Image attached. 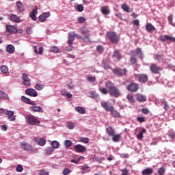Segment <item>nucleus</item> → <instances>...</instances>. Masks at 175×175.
Returning <instances> with one entry per match:
<instances>
[{"instance_id":"f257e3e1","label":"nucleus","mask_w":175,"mask_h":175,"mask_svg":"<svg viewBox=\"0 0 175 175\" xmlns=\"http://www.w3.org/2000/svg\"><path fill=\"white\" fill-rule=\"evenodd\" d=\"M19 147L23 151H27L28 152H36V150L32 148V146L29 144L28 142H22L19 145Z\"/></svg>"},{"instance_id":"f03ea898","label":"nucleus","mask_w":175,"mask_h":175,"mask_svg":"<svg viewBox=\"0 0 175 175\" xmlns=\"http://www.w3.org/2000/svg\"><path fill=\"white\" fill-rule=\"evenodd\" d=\"M27 122L29 125H32L33 126H36V125H39L40 124V120L38 119L33 115H28L26 117Z\"/></svg>"},{"instance_id":"7ed1b4c3","label":"nucleus","mask_w":175,"mask_h":175,"mask_svg":"<svg viewBox=\"0 0 175 175\" xmlns=\"http://www.w3.org/2000/svg\"><path fill=\"white\" fill-rule=\"evenodd\" d=\"M112 71L118 77H122V76H126L128 75V70L126 68H116L112 69Z\"/></svg>"},{"instance_id":"20e7f679","label":"nucleus","mask_w":175,"mask_h":175,"mask_svg":"<svg viewBox=\"0 0 175 175\" xmlns=\"http://www.w3.org/2000/svg\"><path fill=\"white\" fill-rule=\"evenodd\" d=\"M110 95L114 98H118V96H121V92H120V90H118L117 87L114 86V84L113 83H111L110 86Z\"/></svg>"},{"instance_id":"39448f33","label":"nucleus","mask_w":175,"mask_h":175,"mask_svg":"<svg viewBox=\"0 0 175 175\" xmlns=\"http://www.w3.org/2000/svg\"><path fill=\"white\" fill-rule=\"evenodd\" d=\"M110 42H111L114 44L118 43V42H120V36L117 35L114 32H111L110 33Z\"/></svg>"},{"instance_id":"423d86ee","label":"nucleus","mask_w":175,"mask_h":175,"mask_svg":"<svg viewBox=\"0 0 175 175\" xmlns=\"http://www.w3.org/2000/svg\"><path fill=\"white\" fill-rule=\"evenodd\" d=\"M127 90L131 92H137L139 90V85L136 83H131L128 85Z\"/></svg>"},{"instance_id":"0eeeda50","label":"nucleus","mask_w":175,"mask_h":175,"mask_svg":"<svg viewBox=\"0 0 175 175\" xmlns=\"http://www.w3.org/2000/svg\"><path fill=\"white\" fill-rule=\"evenodd\" d=\"M106 88L99 87V92L103 93L104 95H107L110 90V81H107L105 83Z\"/></svg>"},{"instance_id":"6e6552de","label":"nucleus","mask_w":175,"mask_h":175,"mask_svg":"<svg viewBox=\"0 0 175 175\" xmlns=\"http://www.w3.org/2000/svg\"><path fill=\"white\" fill-rule=\"evenodd\" d=\"M138 78L139 83H147L148 81V76L146 74L135 75Z\"/></svg>"},{"instance_id":"1a4fd4ad","label":"nucleus","mask_w":175,"mask_h":175,"mask_svg":"<svg viewBox=\"0 0 175 175\" xmlns=\"http://www.w3.org/2000/svg\"><path fill=\"white\" fill-rule=\"evenodd\" d=\"M150 69L151 72L154 73V75H158V73H159V71L161 70V68H159L155 64H151L150 66Z\"/></svg>"},{"instance_id":"9d476101","label":"nucleus","mask_w":175,"mask_h":175,"mask_svg":"<svg viewBox=\"0 0 175 175\" xmlns=\"http://www.w3.org/2000/svg\"><path fill=\"white\" fill-rule=\"evenodd\" d=\"M160 40H161V42H166V40H170V42H173L174 43H175V38L172 36H161Z\"/></svg>"},{"instance_id":"9b49d317","label":"nucleus","mask_w":175,"mask_h":175,"mask_svg":"<svg viewBox=\"0 0 175 175\" xmlns=\"http://www.w3.org/2000/svg\"><path fill=\"white\" fill-rule=\"evenodd\" d=\"M22 79L23 80L24 85H26L27 87H29V85H31V81L29 80L27 74L24 73L22 76Z\"/></svg>"},{"instance_id":"f8f14e48","label":"nucleus","mask_w":175,"mask_h":175,"mask_svg":"<svg viewBox=\"0 0 175 175\" xmlns=\"http://www.w3.org/2000/svg\"><path fill=\"white\" fill-rule=\"evenodd\" d=\"M25 94L29 96H33V98L38 96V92L35 89H27L25 90Z\"/></svg>"},{"instance_id":"ddd939ff","label":"nucleus","mask_w":175,"mask_h":175,"mask_svg":"<svg viewBox=\"0 0 175 175\" xmlns=\"http://www.w3.org/2000/svg\"><path fill=\"white\" fill-rule=\"evenodd\" d=\"M51 14L50 12H44L39 16V20L41 21V23H44L49 17H50Z\"/></svg>"},{"instance_id":"4468645a","label":"nucleus","mask_w":175,"mask_h":175,"mask_svg":"<svg viewBox=\"0 0 175 175\" xmlns=\"http://www.w3.org/2000/svg\"><path fill=\"white\" fill-rule=\"evenodd\" d=\"M74 148L76 150V152H84L87 148L81 144H77L74 146Z\"/></svg>"},{"instance_id":"2eb2a0df","label":"nucleus","mask_w":175,"mask_h":175,"mask_svg":"<svg viewBox=\"0 0 175 175\" xmlns=\"http://www.w3.org/2000/svg\"><path fill=\"white\" fill-rule=\"evenodd\" d=\"M36 143L38 144V146H41L43 147V146L46 145V139L45 138H40V137H36L35 139Z\"/></svg>"},{"instance_id":"dca6fc26","label":"nucleus","mask_w":175,"mask_h":175,"mask_svg":"<svg viewBox=\"0 0 175 175\" xmlns=\"http://www.w3.org/2000/svg\"><path fill=\"white\" fill-rule=\"evenodd\" d=\"M6 116H8V120L10 121H16V116H14V112L12 111H7L5 112Z\"/></svg>"},{"instance_id":"f3484780","label":"nucleus","mask_w":175,"mask_h":175,"mask_svg":"<svg viewBox=\"0 0 175 175\" xmlns=\"http://www.w3.org/2000/svg\"><path fill=\"white\" fill-rule=\"evenodd\" d=\"M16 7L18 13H23L24 12V4L20 1L16 2Z\"/></svg>"},{"instance_id":"a211bd4d","label":"nucleus","mask_w":175,"mask_h":175,"mask_svg":"<svg viewBox=\"0 0 175 175\" xmlns=\"http://www.w3.org/2000/svg\"><path fill=\"white\" fill-rule=\"evenodd\" d=\"M21 98L23 102H25V103L31 105V106H36V103H35L33 101H31V100L27 97L22 96Z\"/></svg>"},{"instance_id":"6ab92c4d","label":"nucleus","mask_w":175,"mask_h":175,"mask_svg":"<svg viewBox=\"0 0 175 175\" xmlns=\"http://www.w3.org/2000/svg\"><path fill=\"white\" fill-rule=\"evenodd\" d=\"M75 41V32H71L68 33V44H73V42Z\"/></svg>"},{"instance_id":"aec40b11","label":"nucleus","mask_w":175,"mask_h":175,"mask_svg":"<svg viewBox=\"0 0 175 175\" xmlns=\"http://www.w3.org/2000/svg\"><path fill=\"white\" fill-rule=\"evenodd\" d=\"M36 14H38V7L36 6L30 14V17L33 21H36Z\"/></svg>"},{"instance_id":"412c9836","label":"nucleus","mask_w":175,"mask_h":175,"mask_svg":"<svg viewBox=\"0 0 175 175\" xmlns=\"http://www.w3.org/2000/svg\"><path fill=\"white\" fill-rule=\"evenodd\" d=\"M29 110L31 111H33V113H40V111H42V113H43V111H42V107L40 106L38 107H29Z\"/></svg>"},{"instance_id":"4be33fe9","label":"nucleus","mask_w":175,"mask_h":175,"mask_svg":"<svg viewBox=\"0 0 175 175\" xmlns=\"http://www.w3.org/2000/svg\"><path fill=\"white\" fill-rule=\"evenodd\" d=\"M154 172V170L152 168H146L142 171V175H151Z\"/></svg>"},{"instance_id":"5701e85b","label":"nucleus","mask_w":175,"mask_h":175,"mask_svg":"<svg viewBox=\"0 0 175 175\" xmlns=\"http://www.w3.org/2000/svg\"><path fill=\"white\" fill-rule=\"evenodd\" d=\"M137 100L139 102H146V100H147V97L143 94H137Z\"/></svg>"},{"instance_id":"b1692460","label":"nucleus","mask_w":175,"mask_h":175,"mask_svg":"<svg viewBox=\"0 0 175 175\" xmlns=\"http://www.w3.org/2000/svg\"><path fill=\"white\" fill-rule=\"evenodd\" d=\"M110 112L111 113L112 116H113V117H121V115L120 114V113L117 111H116L114 109V108H113V107H110Z\"/></svg>"},{"instance_id":"393cba45","label":"nucleus","mask_w":175,"mask_h":175,"mask_svg":"<svg viewBox=\"0 0 175 175\" xmlns=\"http://www.w3.org/2000/svg\"><path fill=\"white\" fill-rule=\"evenodd\" d=\"M82 174H84V173H89V172H91V167L88 165H83L81 168Z\"/></svg>"},{"instance_id":"a878e982","label":"nucleus","mask_w":175,"mask_h":175,"mask_svg":"<svg viewBox=\"0 0 175 175\" xmlns=\"http://www.w3.org/2000/svg\"><path fill=\"white\" fill-rule=\"evenodd\" d=\"M14 50H15V48L12 44H10L6 47V51L10 54H13V53H14Z\"/></svg>"},{"instance_id":"bb28decb","label":"nucleus","mask_w":175,"mask_h":175,"mask_svg":"<svg viewBox=\"0 0 175 175\" xmlns=\"http://www.w3.org/2000/svg\"><path fill=\"white\" fill-rule=\"evenodd\" d=\"M120 139H121V134H116L112 136V140L115 143H118V142H120Z\"/></svg>"},{"instance_id":"cd10ccee","label":"nucleus","mask_w":175,"mask_h":175,"mask_svg":"<svg viewBox=\"0 0 175 175\" xmlns=\"http://www.w3.org/2000/svg\"><path fill=\"white\" fill-rule=\"evenodd\" d=\"M113 58H117L120 61L122 58V56L121 55V53L118 51H115L113 53V55L112 56Z\"/></svg>"},{"instance_id":"c85d7f7f","label":"nucleus","mask_w":175,"mask_h":175,"mask_svg":"<svg viewBox=\"0 0 175 175\" xmlns=\"http://www.w3.org/2000/svg\"><path fill=\"white\" fill-rule=\"evenodd\" d=\"M146 132H147L146 129H143L142 131H140L138 135H137V138L138 139V140H143V137H144L143 134L146 133Z\"/></svg>"},{"instance_id":"c756f323","label":"nucleus","mask_w":175,"mask_h":175,"mask_svg":"<svg viewBox=\"0 0 175 175\" xmlns=\"http://www.w3.org/2000/svg\"><path fill=\"white\" fill-rule=\"evenodd\" d=\"M75 110L77 113H79V114H85V109L83 107H76Z\"/></svg>"},{"instance_id":"7c9ffc66","label":"nucleus","mask_w":175,"mask_h":175,"mask_svg":"<svg viewBox=\"0 0 175 175\" xmlns=\"http://www.w3.org/2000/svg\"><path fill=\"white\" fill-rule=\"evenodd\" d=\"M10 18L12 21H14L15 23H20L21 21V19H20V17L17 16V15L12 14Z\"/></svg>"},{"instance_id":"2f4dec72","label":"nucleus","mask_w":175,"mask_h":175,"mask_svg":"<svg viewBox=\"0 0 175 175\" xmlns=\"http://www.w3.org/2000/svg\"><path fill=\"white\" fill-rule=\"evenodd\" d=\"M154 29L155 27L150 23L146 25V31H148V32H152Z\"/></svg>"},{"instance_id":"473e14b6","label":"nucleus","mask_w":175,"mask_h":175,"mask_svg":"<svg viewBox=\"0 0 175 175\" xmlns=\"http://www.w3.org/2000/svg\"><path fill=\"white\" fill-rule=\"evenodd\" d=\"M121 8L124 12H126V13H129V12H131V8L128 4H122Z\"/></svg>"},{"instance_id":"72a5a7b5","label":"nucleus","mask_w":175,"mask_h":175,"mask_svg":"<svg viewBox=\"0 0 175 175\" xmlns=\"http://www.w3.org/2000/svg\"><path fill=\"white\" fill-rule=\"evenodd\" d=\"M6 28H7V31L8 32H16V27L12 26V25H7L6 26Z\"/></svg>"},{"instance_id":"f704fd0d","label":"nucleus","mask_w":175,"mask_h":175,"mask_svg":"<svg viewBox=\"0 0 175 175\" xmlns=\"http://www.w3.org/2000/svg\"><path fill=\"white\" fill-rule=\"evenodd\" d=\"M0 98L1 99H9V96H8V94H6V92H4L3 91H0Z\"/></svg>"},{"instance_id":"c9c22d12","label":"nucleus","mask_w":175,"mask_h":175,"mask_svg":"<svg viewBox=\"0 0 175 175\" xmlns=\"http://www.w3.org/2000/svg\"><path fill=\"white\" fill-rule=\"evenodd\" d=\"M101 106L102 107H103V109H105L107 111H110V106L109 105L108 103H106V102L102 103Z\"/></svg>"},{"instance_id":"e433bc0d","label":"nucleus","mask_w":175,"mask_h":175,"mask_svg":"<svg viewBox=\"0 0 175 175\" xmlns=\"http://www.w3.org/2000/svg\"><path fill=\"white\" fill-rule=\"evenodd\" d=\"M51 146L53 148H59V142H58V141H53Z\"/></svg>"},{"instance_id":"4c0bfd02","label":"nucleus","mask_w":175,"mask_h":175,"mask_svg":"<svg viewBox=\"0 0 175 175\" xmlns=\"http://www.w3.org/2000/svg\"><path fill=\"white\" fill-rule=\"evenodd\" d=\"M77 21L79 24H84L85 23V18L84 16H79L77 18Z\"/></svg>"},{"instance_id":"58836bf2","label":"nucleus","mask_w":175,"mask_h":175,"mask_svg":"<svg viewBox=\"0 0 175 175\" xmlns=\"http://www.w3.org/2000/svg\"><path fill=\"white\" fill-rule=\"evenodd\" d=\"M54 152V148L53 147H49L46 149V155H51Z\"/></svg>"},{"instance_id":"ea45409f","label":"nucleus","mask_w":175,"mask_h":175,"mask_svg":"<svg viewBox=\"0 0 175 175\" xmlns=\"http://www.w3.org/2000/svg\"><path fill=\"white\" fill-rule=\"evenodd\" d=\"M79 142L81 143H85V144H87L88 143H90V139L88 137H81L79 139Z\"/></svg>"},{"instance_id":"a19ab883","label":"nucleus","mask_w":175,"mask_h":175,"mask_svg":"<svg viewBox=\"0 0 175 175\" xmlns=\"http://www.w3.org/2000/svg\"><path fill=\"white\" fill-rule=\"evenodd\" d=\"M35 88L38 90V91H42L44 88V85L40 84V83H37L36 85Z\"/></svg>"},{"instance_id":"79ce46f5","label":"nucleus","mask_w":175,"mask_h":175,"mask_svg":"<svg viewBox=\"0 0 175 175\" xmlns=\"http://www.w3.org/2000/svg\"><path fill=\"white\" fill-rule=\"evenodd\" d=\"M82 40H83V42H85V43H87V42H89V43H91V39H90V35L89 34H86V36L83 37Z\"/></svg>"},{"instance_id":"37998d69","label":"nucleus","mask_w":175,"mask_h":175,"mask_svg":"<svg viewBox=\"0 0 175 175\" xmlns=\"http://www.w3.org/2000/svg\"><path fill=\"white\" fill-rule=\"evenodd\" d=\"M0 69L2 73H8V72H9V68H8V66L5 65L2 66Z\"/></svg>"},{"instance_id":"c03bdc74","label":"nucleus","mask_w":175,"mask_h":175,"mask_svg":"<svg viewBox=\"0 0 175 175\" xmlns=\"http://www.w3.org/2000/svg\"><path fill=\"white\" fill-rule=\"evenodd\" d=\"M96 51H98V53H100V54H102V53L105 51V49L103 48V46L98 45L96 47Z\"/></svg>"},{"instance_id":"a18cd8bd","label":"nucleus","mask_w":175,"mask_h":175,"mask_svg":"<svg viewBox=\"0 0 175 175\" xmlns=\"http://www.w3.org/2000/svg\"><path fill=\"white\" fill-rule=\"evenodd\" d=\"M136 53L139 55V58L143 59V52L142 51V49L139 48H137L136 49Z\"/></svg>"},{"instance_id":"49530a36","label":"nucleus","mask_w":175,"mask_h":175,"mask_svg":"<svg viewBox=\"0 0 175 175\" xmlns=\"http://www.w3.org/2000/svg\"><path fill=\"white\" fill-rule=\"evenodd\" d=\"M72 141H70V140L64 141V146L66 148H69V147L72 146Z\"/></svg>"},{"instance_id":"de8ad7c7","label":"nucleus","mask_w":175,"mask_h":175,"mask_svg":"<svg viewBox=\"0 0 175 175\" xmlns=\"http://www.w3.org/2000/svg\"><path fill=\"white\" fill-rule=\"evenodd\" d=\"M101 12L103 13V14H109V13H110V11L109 10H107V8H106V7H103L101 8Z\"/></svg>"},{"instance_id":"09e8293b","label":"nucleus","mask_w":175,"mask_h":175,"mask_svg":"<svg viewBox=\"0 0 175 175\" xmlns=\"http://www.w3.org/2000/svg\"><path fill=\"white\" fill-rule=\"evenodd\" d=\"M96 80V78L95 77V76H90V77H88L87 78V81H90V83H92Z\"/></svg>"},{"instance_id":"8fccbe9b","label":"nucleus","mask_w":175,"mask_h":175,"mask_svg":"<svg viewBox=\"0 0 175 175\" xmlns=\"http://www.w3.org/2000/svg\"><path fill=\"white\" fill-rule=\"evenodd\" d=\"M50 51L51 53H58L59 51V49H58V47L57 46H52L51 49H50Z\"/></svg>"},{"instance_id":"3c124183","label":"nucleus","mask_w":175,"mask_h":175,"mask_svg":"<svg viewBox=\"0 0 175 175\" xmlns=\"http://www.w3.org/2000/svg\"><path fill=\"white\" fill-rule=\"evenodd\" d=\"M168 21L169 24H170L173 27H175V23H173V16L170 15L168 16Z\"/></svg>"},{"instance_id":"603ef678","label":"nucleus","mask_w":175,"mask_h":175,"mask_svg":"<svg viewBox=\"0 0 175 175\" xmlns=\"http://www.w3.org/2000/svg\"><path fill=\"white\" fill-rule=\"evenodd\" d=\"M127 99L131 103H133V102H135V99L133 98V96H132L131 94H129L127 96Z\"/></svg>"},{"instance_id":"864d4df0","label":"nucleus","mask_w":175,"mask_h":175,"mask_svg":"<svg viewBox=\"0 0 175 175\" xmlns=\"http://www.w3.org/2000/svg\"><path fill=\"white\" fill-rule=\"evenodd\" d=\"M158 174H159V175H163V174H165V167H160V168L159 169V170H158Z\"/></svg>"},{"instance_id":"5fc2aeb1","label":"nucleus","mask_w":175,"mask_h":175,"mask_svg":"<svg viewBox=\"0 0 175 175\" xmlns=\"http://www.w3.org/2000/svg\"><path fill=\"white\" fill-rule=\"evenodd\" d=\"M67 128H68V129H74L75 126H74L73 123L68 122H67Z\"/></svg>"},{"instance_id":"6e6d98bb","label":"nucleus","mask_w":175,"mask_h":175,"mask_svg":"<svg viewBox=\"0 0 175 175\" xmlns=\"http://www.w3.org/2000/svg\"><path fill=\"white\" fill-rule=\"evenodd\" d=\"M163 105H164L163 109H165V110H169V105H167V102L163 101L161 103V106H163Z\"/></svg>"},{"instance_id":"4d7b16f0","label":"nucleus","mask_w":175,"mask_h":175,"mask_svg":"<svg viewBox=\"0 0 175 175\" xmlns=\"http://www.w3.org/2000/svg\"><path fill=\"white\" fill-rule=\"evenodd\" d=\"M69 173H70V170H69L68 168H65L62 171V174L64 175H68L69 174Z\"/></svg>"},{"instance_id":"13d9d810","label":"nucleus","mask_w":175,"mask_h":175,"mask_svg":"<svg viewBox=\"0 0 175 175\" xmlns=\"http://www.w3.org/2000/svg\"><path fill=\"white\" fill-rule=\"evenodd\" d=\"M155 59H158L159 62H161V61H163V56L161 55H157L155 56Z\"/></svg>"},{"instance_id":"bf43d9fd","label":"nucleus","mask_w":175,"mask_h":175,"mask_svg":"<svg viewBox=\"0 0 175 175\" xmlns=\"http://www.w3.org/2000/svg\"><path fill=\"white\" fill-rule=\"evenodd\" d=\"M23 170H24V168L23 167V165H18L16 167V172H18L19 173H21V172H23Z\"/></svg>"},{"instance_id":"052dcab7","label":"nucleus","mask_w":175,"mask_h":175,"mask_svg":"<svg viewBox=\"0 0 175 175\" xmlns=\"http://www.w3.org/2000/svg\"><path fill=\"white\" fill-rule=\"evenodd\" d=\"M131 65H135L137 62V59L135 57H131L130 59Z\"/></svg>"},{"instance_id":"680f3d73","label":"nucleus","mask_w":175,"mask_h":175,"mask_svg":"<svg viewBox=\"0 0 175 175\" xmlns=\"http://www.w3.org/2000/svg\"><path fill=\"white\" fill-rule=\"evenodd\" d=\"M81 33L82 35H88L90 33V30H88V29H83L81 31Z\"/></svg>"},{"instance_id":"e2e57ef3","label":"nucleus","mask_w":175,"mask_h":175,"mask_svg":"<svg viewBox=\"0 0 175 175\" xmlns=\"http://www.w3.org/2000/svg\"><path fill=\"white\" fill-rule=\"evenodd\" d=\"M137 120L139 122H146V118L144 117H138Z\"/></svg>"},{"instance_id":"0e129e2a","label":"nucleus","mask_w":175,"mask_h":175,"mask_svg":"<svg viewBox=\"0 0 175 175\" xmlns=\"http://www.w3.org/2000/svg\"><path fill=\"white\" fill-rule=\"evenodd\" d=\"M77 9L78 12H83V10H84V7L83 6V5H78Z\"/></svg>"},{"instance_id":"69168bd1","label":"nucleus","mask_w":175,"mask_h":175,"mask_svg":"<svg viewBox=\"0 0 175 175\" xmlns=\"http://www.w3.org/2000/svg\"><path fill=\"white\" fill-rule=\"evenodd\" d=\"M122 175H128L129 174V171L127 169L122 170Z\"/></svg>"},{"instance_id":"338daca9","label":"nucleus","mask_w":175,"mask_h":175,"mask_svg":"<svg viewBox=\"0 0 175 175\" xmlns=\"http://www.w3.org/2000/svg\"><path fill=\"white\" fill-rule=\"evenodd\" d=\"M142 111L144 114H148L150 113V111L147 108H143Z\"/></svg>"},{"instance_id":"774afa93","label":"nucleus","mask_w":175,"mask_h":175,"mask_svg":"<svg viewBox=\"0 0 175 175\" xmlns=\"http://www.w3.org/2000/svg\"><path fill=\"white\" fill-rule=\"evenodd\" d=\"M39 175H49V172L44 170H41Z\"/></svg>"}]
</instances>
